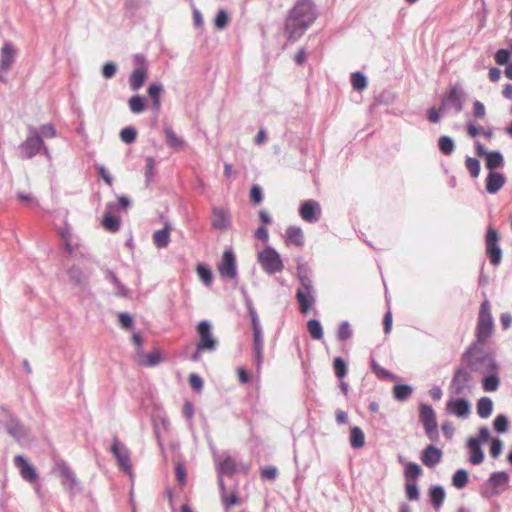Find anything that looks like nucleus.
Masks as SVG:
<instances>
[{
  "mask_svg": "<svg viewBox=\"0 0 512 512\" xmlns=\"http://www.w3.org/2000/svg\"><path fill=\"white\" fill-rule=\"evenodd\" d=\"M316 18L313 5L309 0H299L289 11L284 32L287 40L297 41Z\"/></svg>",
  "mask_w": 512,
  "mask_h": 512,
  "instance_id": "f257e3e1",
  "label": "nucleus"
},
{
  "mask_svg": "<svg viewBox=\"0 0 512 512\" xmlns=\"http://www.w3.org/2000/svg\"><path fill=\"white\" fill-rule=\"evenodd\" d=\"M467 93L460 83L451 84L441 95L439 109L443 113L453 110L455 114L462 112Z\"/></svg>",
  "mask_w": 512,
  "mask_h": 512,
  "instance_id": "f03ea898",
  "label": "nucleus"
},
{
  "mask_svg": "<svg viewBox=\"0 0 512 512\" xmlns=\"http://www.w3.org/2000/svg\"><path fill=\"white\" fill-rule=\"evenodd\" d=\"M490 440V430L487 426H481L477 435L470 436L466 441V448L469 452V462L472 465H480L484 459L485 454L482 449V444Z\"/></svg>",
  "mask_w": 512,
  "mask_h": 512,
  "instance_id": "7ed1b4c3",
  "label": "nucleus"
},
{
  "mask_svg": "<svg viewBox=\"0 0 512 512\" xmlns=\"http://www.w3.org/2000/svg\"><path fill=\"white\" fill-rule=\"evenodd\" d=\"M493 329L494 321L490 302L485 299L480 305L475 337L479 342H487L492 335Z\"/></svg>",
  "mask_w": 512,
  "mask_h": 512,
  "instance_id": "20e7f679",
  "label": "nucleus"
},
{
  "mask_svg": "<svg viewBox=\"0 0 512 512\" xmlns=\"http://www.w3.org/2000/svg\"><path fill=\"white\" fill-rule=\"evenodd\" d=\"M4 419L1 420L7 433L18 443L29 439L30 429L13 413L2 407Z\"/></svg>",
  "mask_w": 512,
  "mask_h": 512,
  "instance_id": "39448f33",
  "label": "nucleus"
},
{
  "mask_svg": "<svg viewBox=\"0 0 512 512\" xmlns=\"http://www.w3.org/2000/svg\"><path fill=\"white\" fill-rule=\"evenodd\" d=\"M419 421L421 422L425 434L429 440L436 442L439 439L438 423L436 413L429 403H420L418 407Z\"/></svg>",
  "mask_w": 512,
  "mask_h": 512,
  "instance_id": "423d86ee",
  "label": "nucleus"
},
{
  "mask_svg": "<svg viewBox=\"0 0 512 512\" xmlns=\"http://www.w3.org/2000/svg\"><path fill=\"white\" fill-rule=\"evenodd\" d=\"M301 286L297 289L296 299L299 303L300 312L304 315L308 314L315 304L313 295L312 281L308 276L301 275L299 277Z\"/></svg>",
  "mask_w": 512,
  "mask_h": 512,
  "instance_id": "0eeeda50",
  "label": "nucleus"
},
{
  "mask_svg": "<svg viewBox=\"0 0 512 512\" xmlns=\"http://www.w3.org/2000/svg\"><path fill=\"white\" fill-rule=\"evenodd\" d=\"M500 236L498 231L489 226L485 234V253L493 266H499L502 261V249L499 245Z\"/></svg>",
  "mask_w": 512,
  "mask_h": 512,
  "instance_id": "6e6552de",
  "label": "nucleus"
},
{
  "mask_svg": "<svg viewBox=\"0 0 512 512\" xmlns=\"http://www.w3.org/2000/svg\"><path fill=\"white\" fill-rule=\"evenodd\" d=\"M473 377L470 370L466 367H458L455 369L451 383L450 392L454 395H466L471 391L470 383Z\"/></svg>",
  "mask_w": 512,
  "mask_h": 512,
  "instance_id": "1a4fd4ad",
  "label": "nucleus"
},
{
  "mask_svg": "<svg viewBox=\"0 0 512 512\" xmlns=\"http://www.w3.org/2000/svg\"><path fill=\"white\" fill-rule=\"evenodd\" d=\"M28 130L29 136L19 146V149L23 157L26 159L34 157L40 151L41 148L44 149L45 154H48V149L45 147L41 135L36 130V128L33 126H29Z\"/></svg>",
  "mask_w": 512,
  "mask_h": 512,
  "instance_id": "9d476101",
  "label": "nucleus"
},
{
  "mask_svg": "<svg viewBox=\"0 0 512 512\" xmlns=\"http://www.w3.org/2000/svg\"><path fill=\"white\" fill-rule=\"evenodd\" d=\"M258 261L268 274H275L284 269L280 255L274 248L269 246L258 253Z\"/></svg>",
  "mask_w": 512,
  "mask_h": 512,
  "instance_id": "9b49d317",
  "label": "nucleus"
},
{
  "mask_svg": "<svg viewBox=\"0 0 512 512\" xmlns=\"http://www.w3.org/2000/svg\"><path fill=\"white\" fill-rule=\"evenodd\" d=\"M56 469L61 478V484L71 496L81 492L82 488L75 472L64 461L57 462Z\"/></svg>",
  "mask_w": 512,
  "mask_h": 512,
  "instance_id": "f8f14e48",
  "label": "nucleus"
},
{
  "mask_svg": "<svg viewBox=\"0 0 512 512\" xmlns=\"http://www.w3.org/2000/svg\"><path fill=\"white\" fill-rule=\"evenodd\" d=\"M464 363L470 371L481 375L490 373L493 370H500V365L492 353L480 355Z\"/></svg>",
  "mask_w": 512,
  "mask_h": 512,
  "instance_id": "ddd939ff",
  "label": "nucleus"
},
{
  "mask_svg": "<svg viewBox=\"0 0 512 512\" xmlns=\"http://www.w3.org/2000/svg\"><path fill=\"white\" fill-rule=\"evenodd\" d=\"M446 412L460 419H466L471 414L472 405L465 397H451L446 402Z\"/></svg>",
  "mask_w": 512,
  "mask_h": 512,
  "instance_id": "4468645a",
  "label": "nucleus"
},
{
  "mask_svg": "<svg viewBox=\"0 0 512 512\" xmlns=\"http://www.w3.org/2000/svg\"><path fill=\"white\" fill-rule=\"evenodd\" d=\"M111 452L117 460L119 467L129 475H132V465L130 460V452L117 437H114L111 446Z\"/></svg>",
  "mask_w": 512,
  "mask_h": 512,
  "instance_id": "2eb2a0df",
  "label": "nucleus"
},
{
  "mask_svg": "<svg viewBox=\"0 0 512 512\" xmlns=\"http://www.w3.org/2000/svg\"><path fill=\"white\" fill-rule=\"evenodd\" d=\"M197 332L200 337L197 343L199 350L214 351L217 347V341L211 333V324L207 320H202L197 326Z\"/></svg>",
  "mask_w": 512,
  "mask_h": 512,
  "instance_id": "dca6fc26",
  "label": "nucleus"
},
{
  "mask_svg": "<svg viewBox=\"0 0 512 512\" xmlns=\"http://www.w3.org/2000/svg\"><path fill=\"white\" fill-rule=\"evenodd\" d=\"M13 463L26 482L32 484L38 481L39 475L36 468L23 455L15 456Z\"/></svg>",
  "mask_w": 512,
  "mask_h": 512,
  "instance_id": "f3484780",
  "label": "nucleus"
},
{
  "mask_svg": "<svg viewBox=\"0 0 512 512\" xmlns=\"http://www.w3.org/2000/svg\"><path fill=\"white\" fill-rule=\"evenodd\" d=\"M218 270L224 278L234 279L237 276L235 255L231 250H226L224 252L222 261L218 266Z\"/></svg>",
  "mask_w": 512,
  "mask_h": 512,
  "instance_id": "a211bd4d",
  "label": "nucleus"
},
{
  "mask_svg": "<svg viewBox=\"0 0 512 512\" xmlns=\"http://www.w3.org/2000/svg\"><path fill=\"white\" fill-rule=\"evenodd\" d=\"M117 204L114 202H109L106 205V211L103 216L102 225L106 231L109 232H117L120 229V218L118 216L113 215V212L116 211Z\"/></svg>",
  "mask_w": 512,
  "mask_h": 512,
  "instance_id": "6ab92c4d",
  "label": "nucleus"
},
{
  "mask_svg": "<svg viewBox=\"0 0 512 512\" xmlns=\"http://www.w3.org/2000/svg\"><path fill=\"white\" fill-rule=\"evenodd\" d=\"M442 456L443 452L440 448L429 444L421 451L420 458L425 466L432 468L441 461Z\"/></svg>",
  "mask_w": 512,
  "mask_h": 512,
  "instance_id": "aec40b11",
  "label": "nucleus"
},
{
  "mask_svg": "<svg viewBox=\"0 0 512 512\" xmlns=\"http://www.w3.org/2000/svg\"><path fill=\"white\" fill-rule=\"evenodd\" d=\"M17 54V50L13 47L10 42H5L1 49V58H0V72L7 73L14 61Z\"/></svg>",
  "mask_w": 512,
  "mask_h": 512,
  "instance_id": "412c9836",
  "label": "nucleus"
},
{
  "mask_svg": "<svg viewBox=\"0 0 512 512\" xmlns=\"http://www.w3.org/2000/svg\"><path fill=\"white\" fill-rule=\"evenodd\" d=\"M506 183V177L502 172H488L485 180V189L489 194L498 193Z\"/></svg>",
  "mask_w": 512,
  "mask_h": 512,
  "instance_id": "4be33fe9",
  "label": "nucleus"
},
{
  "mask_svg": "<svg viewBox=\"0 0 512 512\" xmlns=\"http://www.w3.org/2000/svg\"><path fill=\"white\" fill-rule=\"evenodd\" d=\"M509 483V475L505 471H496L490 474L484 482V487H492L497 491H503Z\"/></svg>",
  "mask_w": 512,
  "mask_h": 512,
  "instance_id": "5701e85b",
  "label": "nucleus"
},
{
  "mask_svg": "<svg viewBox=\"0 0 512 512\" xmlns=\"http://www.w3.org/2000/svg\"><path fill=\"white\" fill-rule=\"evenodd\" d=\"M69 280L72 284L84 290L89 283V274L85 273L80 267L72 266L67 270Z\"/></svg>",
  "mask_w": 512,
  "mask_h": 512,
  "instance_id": "b1692460",
  "label": "nucleus"
},
{
  "mask_svg": "<svg viewBox=\"0 0 512 512\" xmlns=\"http://www.w3.org/2000/svg\"><path fill=\"white\" fill-rule=\"evenodd\" d=\"M500 370H493L490 373L484 374L481 380L482 389L485 392H495L500 386Z\"/></svg>",
  "mask_w": 512,
  "mask_h": 512,
  "instance_id": "393cba45",
  "label": "nucleus"
},
{
  "mask_svg": "<svg viewBox=\"0 0 512 512\" xmlns=\"http://www.w3.org/2000/svg\"><path fill=\"white\" fill-rule=\"evenodd\" d=\"M428 497L432 506L438 510L442 507L446 497V492L441 485H432L428 490Z\"/></svg>",
  "mask_w": 512,
  "mask_h": 512,
  "instance_id": "a878e982",
  "label": "nucleus"
},
{
  "mask_svg": "<svg viewBox=\"0 0 512 512\" xmlns=\"http://www.w3.org/2000/svg\"><path fill=\"white\" fill-rule=\"evenodd\" d=\"M147 92L152 101L153 110L158 113L161 109V96L164 92L163 85L161 83H151Z\"/></svg>",
  "mask_w": 512,
  "mask_h": 512,
  "instance_id": "bb28decb",
  "label": "nucleus"
},
{
  "mask_svg": "<svg viewBox=\"0 0 512 512\" xmlns=\"http://www.w3.org/2000/svg\"><path fill=\"white\" fill-rule=\"evenodd\" d=\"M171 226L168 222L165 223L162 229L156 230L153 233V243L157 248H166L170 242Z\"/></svg>",
  "mask_w": 512,
  "mask_h": 512,
  "instance_id": "cd10ccee",
  "label": "nucleus"
},
{
  "mask_svg": "<svg viewBox=\"0 0 512 512\" xmlns=\"http://www.w3.org/2000/svg\"><path fill=\"white\" fill-rule=\"evenodd\" d=\"M486 342H479L477 339L475 342L471 343L462 354V361L466 362L471 360L472 358H477L483 354H491L490 352H486L483 349V346Z\"/></svg>",
  "mask_w": 512,
  "mask_h": 512,
  "instance_id": "c85d7f7f",
  "label": "nucleus"
},
{
  "mask_svg": "<svg viewBox=\"0 0 512 512\" xmlns=\"http://www.w3.org/2000/svg\"><path fill=\"white\" fill-rule=\"evenodd\" d=\"M505 162L502 153L498 150L490 151L485 158V167L489 172H497L496 169L503 168Z\"/></svg>",
  "mask_w": 512,
  "mask_h": 512,
  "instance_id": "c756f323",
  "label": "nucleus"
},
{
  "mask_svg": "<svg viewBox=\"0 0 512 512\" xmlns=\"http://www.w3.org/2000/svg\"><path fill=\"white\" fill-rule=\"evenodd\" d=\"M147 72V67L135 68L132 71L129 77V84L133 91H137L143 86L147 78Z\"/></svg>",
  "mask_w": 512,
  "mask_h": 512,
  "instance_id": "7c9ffc66",
  "label": "nucleus"
},
{
  "mask_svg": "<svg viewBox=\"0 0 512 512\" xmlns=\"http://www.w3.org/2000/svg\"><path fill=\"white\" fill-rule=\"evenodd\" d=\"M477 414L480 418L486 419L493 412V401L490 397L484 396L478 399L476 404Z\"/></svg>",
  "mask_w": 512,
  "mask_h": 512,
  "instance_id": "2f4dec72",
  "label": "nucleus"
},
{
  "mask_svg": "<svg viewBox=\"0 0 512 512\" xmlns=\"http://www.w3.org/2000/svg\"><path fill=\"white\" fill-rule=\"evenodd\" d=\"M349 443L353 449H360L364 446L365 435L360 427L353 426L350 429Z\"/></svg>",
  "mask_w": 512,
  "mask_h": 512,
  "instance_id": "473e14b6",
  "label": "nucleus"
},
{
  "mask_svg": "<svg viewBox=\"0 0 512 512\" xmlns=\"http://www.w3.org/2000/svg\"><path fill=\"white\" fill-rule=\"evenodd\" d=\"M263 347L264 341L262 332L253 333V351L257 367H259L263 361Z\"/></svg>",
  "mask_w": 512,
  "mask_h": 512,
  "instance_id": "72a5a7b5",
  "label": "nucleus"
},
{
  "mask_svg": "<svg viewBox=\"0 0 512 512\" xmlns=\"http://www.w3.org/2000/svg\"><path fill=\"white\" fill-rule=\"evenodd\" d=\"M237 471V466L235 460L231 456H226L218 465L217 472L218 475H228L231 476L235 474Z\"/></svg>",
  "mask_w": 512,
  "mask_h": 512,
  "instance_id": "f704fd0d",
  "label": "nucleus"
},
{
  "mask_svg": "<svg viewBox=\"0 0 512 512\" xmlns=\"http://www.w3.org/2000/svg\"><path fill=\"white\" fill-rule=\"evenodd\" d=\"M437 147L443 155L450 156L454 152L456 146L452 137L442 135L438 138Z\"/></svg>",
  "mask_w": 512,
  "mask_h": 512,
  "instance_id": "c9c22d12",
  "label": "nucleus"
},
{
  "mask_svg": "<svg viewBox=\"0 0 512 512\" xmlns=\"http://www.w3.org/2000/svg\"><path fill=\"white\" fill-rule=\"evenodd\" d=\"M317 207V202L314 201H306L304 202L299 210V213L303 220L307 222H315L317 220L315 216V209Z\"/></svg>",
  "mask_w": 512,
  "mask_h": 512,
  "instance_id": "e433bc0d",
  "label": "nucleus"
},
{
  "mask_svg": "<svg viewBox=\"0 0 512 512\" xmlns=\"http://www.w3.org/2000/svg\"><path fill=\"white\" fill-rule=\"evenodd\" d=\"M413 388L409 384H396L393 386L392 394L395 400L404 402L412 394Z\"/></svg>",
  "mask_w": 512,
  "mask_h": 512,
  "instance_id": "4c0bfd02",
  "label": "nucleus"
},
{
  "mask_svg": "<svg viewBox=\"0 0 512 512\" xmlns=\"http://www.w3.org/2000/svg\"><path fill=\"white\" fill-rule=\"evenodd\" d=\"M212 226L217 230H226L228 228L229 222L222 209L213 208Z\"/></svg>",
  "mask_w": 512,
  "mask_h": 512,
  "instance_id": "58836bf2",
  "label": "nucleus"
},
{
  "mask_svg": "<svg viewBox=\"0 0 512 512\" xmlns=\"http://www.w3.org/2000/svg\"><path fill=\"white\" fill-rule=\"evenodd\" d=\"M452 485L456 489H463L469 482V474L466 469L460 468L452 475Z\"/></svg>",
  "mask_w": 512,
  "mask_h": 512,
  "instance_id": "ea45409f",
  "label": "nucleus"
},
{
  "mask_svg": "<svg viewBox=\"0 0 512 512\" xmlns=\"http://www.w3.org/2000/svg\"><path fill=\"white\" fill-rule=\"evenodd\" d=\"M422 472L421 466L416 462H409L404 468L406 481H416V479L421 476Z\"/></svg>",
  "mask_w": 512,
  "mask_h": 512,
  "instance_id": "a19ab883",
  "label": "nucleus"
},
{
  "mask_svg": "<svg viewBox=\"0 0 512 512\" xmlns=\"http://www.w3.org/2000/svg\"><path fill=\"white\" fill-rule=\"evenodd\" d=\"M287 240L296 246L303 245L304 237L300 227L290 226L286 230Z\"/></svg>",
  "mask_w": 512,
  "mask_h": 512,
  "instance_id": "79ce46f5",
  "label": "nucleus"
},
{
  "mask_svg": "<svg viewBox=\"0 0 512 512\" xmlns=\"http://www.w3.org/2000/svg\"><path fill=\"white\" fill-rule=\"evenodd\" d=\"M128 105L132 113L139 114L146 109V99L140 95H133L129 98Z\"/></svg>",
  "mask_w": 512,
  "mask_h": 512,
  "instance_id": "37998d69",
  "label": "nucleus"
},
{
  "mask_svg": "<svg viewBox=\"0 0 512 512\" xmlns=\"http://www.w3.org/2000/svg\"><path fill=\"white\" fill-rule=\"evenodd\" d=\"M511 57H512V43L510 44V46L508 48H501V49L497 50L494 54L495 62L501 66H503V65L506 66L508 63H510Z\"/></svg>",
  "mask_w": 512,
  "mask_h": 512,
  "instance_id": "c03bdc74",
  "label": "nucleus"
},
{
  "mask_svg": "<svg viewBox=\"0 0 512 512\" xmlns=\"http://www.w3.org/2000/svg\"><path fill=\"white\" fill-rule=\"evenodd\" d=\"M333 370L335 376L341 380L343 379L348 372V365L344 358L338 356L335 357L333 360Z\"/></svg>",
  "mask_w": 512,
  "mask_h": 512,
  "instance_id": "a18cd8bd",
  "label": "nucleus"
},
{
  "mask_svg": "<svg viewBox=\"0 0 512 512\" xmlns=\"http://www.w3.org/2000/svg\"><path fill=\"white\" fill-rule=\"evenodd\" d=\"M371 369L376 374V376L380 379H390V380H396L397 376L391 373L389 370L381 367L374 358H371L370 361Z\"/></svg>",
  "mask_w": 512,
  "mask_h": 512,
  "instance_id": "49530a36",
  "label": "nucleus"
},
{
  "mask_svg": "<svg viewBox=\"0 0 512 512\" xmlns=\"http://www.w3.org/2000/svg\"><path fill=\"white\" fill-rule=\"evenodd\" d=\"M465 167L472 178H477L481 171V163L475 157L466 156Z\"/></svg>",
  "mask_w": 512,
  "mask_h": 512,
  "instance_id": "de8ad7c7",
  "label": "nucleus"
},
{
  "mask_svg": "<svg viewBox=\"0 0 512 512\" xmlns=\"http://www.w3.org/2000/svg\"><path fill=\"white\" fill-rule=\"evenodd\" d=\"M351 84L354 90L362 91L367 86V77L362 72H353L351 74Z\"/></svg>",
  "mask_w": 512,
  "mask_h": 512,
  "instance_id": "09e8293b",
  "label": "nucleus"
},
{
  "mask_svg": "<svg viewBox=\"0 0 512 512\" xmlns=\"http://www.w3.org/2000/svg\"><path fill=\"white\" fill-rule=\"evenodd\" d=\"M197 273L205 286H211L213 282V274L206 264H198Z\"/></svg>",
  "mask_w": 512,
  "mask_h": 512,
  "instance_id": "8fccbe9b",
  "label": "nucleus"
},
{
  "mask_svg": "<svg viewBox=\"0 0 512 512\" xmlns=\"http://www.w3.org/2000/svg\"><path fill=\"white\" fill-rule=\"evenodd\" d=\"M164 132L166 135V141L169 146L175 148H180L183 146L184 141L176 135V133L172 130L171 127H164Z\"/></svg>",
  "mask_w": 512,
  "mask_h": 512,
  "instance_id": "3c124183",
  "label": "nucleus"
},
{
  "mask_svg": "<svg viewBox=\"0 0 512 512\" xmlns=\"http://www.w3.org/2000/svg\"><path fill=\"white\" fill-rule=\"evenodd\" d=\"M353 335V330L351 328V325L348 321H343L340 323L338 332H337V339L340 342H345L348 339H350Z\"/></svg>",
  "mask_w": 512,
  "mask_h": 512,
  "instance_id": "603ef678",
  "label": "nucleus"
},
{
  "mask_svg": "<svg viewBox=\"0 0 512 512\" xmlns=\"http://www.w3.org/2000/svg\"><path fill=\"white\" fill-rule=\"evenodd\" d=\"M508 425V418L504 414H498L493 420V428L497 433H505L508 430Z\"/></svg>",
  "mask_w": 512,
  "mask_h": 512,
  "instance_id": "864d4df0",
  "label": "nucleus"
},
{
  "mask_svg": "<svg viewBox=\"0 0 512 512\" xmlns=\"http://www.w3.org/2000/svg\"><path fill=\"white\" fill-rule=\"evenodd\" d=\"M137 131L134 127L128 126L121 130L120 138L126 144H131L136 140Z\"/></svg>",
  "mask_w": 512,
  "mask_h": 512,
  "instance_id": "5fc2aeb1",
  "label": "nucleus"
},
{
  "mask_svg": "<svg viewBox=\"0 0 512 512\" xmlns=\"http://www.w3.org/2000/svg\"><path fill=\"white\" fill-rule=\"evenodd\" d=\"M503 450V441L498 438H490V448L489 452L492 458H498Z\"/></svg>",
  "mask_w": 512,
  "mask_h": 512,
  "instance_id": "6e6d98bb",
  "label": "nucleus"
},
{
  "mask_svg": "<svg viewBox=\"0 0 512 512\" xmlns=\"http://www.w3.org/2000/svg\"><path fill=\"white\" fill-rule=\"evenodd\" d=\"M221 501L226 510L241 504V500L236 491H233L230 495L227 493L224 498H221Z\"/></svg>",
  "mask_w": 512,
  "mask_h": 512,
  "instance_id": "4d7b16f0",
  "label": "nucleus"
},
{
  "mask_svg": "<svg viewBox=\"0 0 512 512\" xmlns=\"http://www.w3.org/2000/svg\"><path fill=\"white\" fill-rule=\"evenodd\" d=\"M106 279L109 280L115 287H117V289H118L117 294L118 295L126 296L127 289L125 288L124 285L121 284V282L118 279V277L111 270H107V272H106Z\"/></svg>",
  "mask_w": 512,
  "mask_h": 512,
  "instance_id": "13d9d810",
  "label": "nucleus"
},
{
  "mask_svg": "<svg viewBox=\"0 0 512 512\" xmlns=\"http://www.w3.org/2000/svg\"><path fill=\"white\" fill-rule=\"evenodd\" d=\"M405 488L408 500L415 501L419 499V488L416 481H406Z\"/></svg>",
  "mask_w": 512,
  "mask_h": 512,
  "instance_id": "bf43d9fd",
  "label": "nucleus"
},
{
  "mask_svg": "<svg viewBox=\"0 0 512 512\" xmlns=\"http://www.w3.org/2000/svg\"><path fill=\"white\" fill-rule=\"evenodd\" d=\"M228 22L229 17L227 12L223 9L219 10L214 20L215 27L222 30L228 25Z\"/></svg>",
  "mask_w": 512,
  "mask_h": 512,
  "instance_id": "052dcab7",
  "label": "nucleus"
},
{
  "mask_svg": "<svg viewBox=\"0 0 512 512\" xmlns=\"http://www.w3.org/2000/svg\"><path fill=\"white\" fill-rule=\"evenodd\" d=\"M146 170H145V178L146 182L149 183L153 180L155 176V160L153 157H146Z\"/></svg>",
  "mask_w": 512,
  "mask_h": 512,
  "instance_id": "680f3d73",
  "label": "nucleus"
},
{
  "mask_svg": "<svg viewBox=\"0 0 512 512\" xmlns=\"http://www.w3.org/2000/svg\"><path fill=\"white\" fill-rule=\"evenodd\" d=\"M161 359V354L155 351L147 354L142 364L148 367H153L158 365L161 362Z\"/></svg>",
  "mask_w": 512,
  "mask_h": 512,
  "instance_id": "e2e57ef3",
  "label": "nucleus"
},
{
  "mask_svg": "<svg viewBox=\"0 0 512 512\" xmlns=\"http://www.w3.org/2000/svg\"><path fill=\"white\" fill-rule=\"evenodd\" d=\"M189 384L194 391L201 392L204 382L198 374L192 373L189 375Z\"/></svg>",
  "mask_w": 512,
  "mask_h": 512,
  "instance_id": "0e129e2a",
  "label": "nucleus"
},
{
  "mask_svg": "<svg viewBox=\"0 0 512 512\" xmlns=\"http://www.w3.org/2000/svg\"><path fill=\"white\" fill-rule=\"evenodd\" d=\"M309 333L314 339H320V321L317 319H311L307 323Z\"/></svg>",
  "mask_w": 512,
  "mask_h": 512,
  "instance_id": "69168bd1",
  "label": "nucleus"
},
{
  "mask_svg": "<svg viewBox=\"0 0 512 512\" xmlns=\"http://www.w3.org/2000/svg\"><path fill=\"white\" fill-rule=\"evenodd\" d=\"M117 72V65L114 62H107L102 67V75L106 79H110L115 76Z\"/></svg>",
  "mask_w": 512,
  "mask_h": 512,
  "instance_id": "338daca9",
  "label": "nucleus"
},
{
  "mask_svg": "<svg viewBox=\"0 0 512 512\" xmlns=\"http://www.w3.org/2000/svg\"><path fill=\"white\" fill-rule=\"evenodd\" d=\"M176 479L180 486H184L186 484V469L185 466L181 463H177L175 466Z\"/></svg>",
  "mask_w": 512,
  "mask_h": 512,
  "instance_id": "774afa93",
  "label": "nucleus"
}]
</instances>
